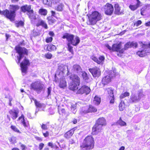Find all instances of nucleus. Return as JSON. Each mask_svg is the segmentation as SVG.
I'll return each instance as SVG.
<instances>
[{
	"label": "nucleus",
	"mask_w": 150,
	"mask_h": 150,
	"mask_svg": "<svg viewBox=\"0 0 150 150\" xmlns=\"http://www.w3.org/2000/svg\"><path fill=\"white\" fill-rule=\"evenodd\" d=\"M15 49L17 53L18 54V56H17L18 59V64L20 63V61L24 57L23 60L20 64L22 72L25 73L28 69V67L30 65L29 60L26 58L25 56L27 55L28 54V50L24 47H22L20 46H16Z\"/></svg>",
	"instance_id": "obj_1"
},
{
	"label": "nucleus",
	"mask_w": 150,
	"mask_h": 150,
	"mask_svg": "<svg viewBox=\"0 0 150 150\" xmlns=\"http://www.w3.org/2000/svg\"><path fill=\"white\" fill-rule=\"evenodd\" d=\"M87 16H88L89 24L91 25H94L96 23V22L100 20L101 18V14L98 12H88Z\"/></svg>",
	"instance_id": "obj_4"
},
{
	"label": "nucleus",
	"mask_w": 150,
	"mask_h": 150,
	"mask_svg": "<svg viewBox=\"0 0 150 150\" xmlns=\"http://www.w3.org/2000/svg\"><path fill=\"white\" fill-rule=\"evenodd\" d=\"M58 69L63 73L65 74L66 73V74L67 76L70 74L69 70L67 66L62 65H60Z\"/></svg>",
	"instance_id": "obj_19"
},
{
	"label": "nucleus",
	"mask_w": 150,
	"mask_h": 150,
	"mask_svg": "<svg viewBox=\"0 0 150 150\" xmlns=\"http://www.w3.org/2000/svg\"><path fill=\"white\" fill-rule=\"evenodd\" d=\"M108 95V99L110 100L111 103H113L114 102V97L113 93V90L111 88H108L107 89Z\"/></svg>",
	"instance_id": "obj_13"
},
{
	"label": "nucleus",
	"mask_w": 150,
	"mask_h": 150,
	"mask_svg": "<svg viewBox=\"0 0 150 150\" xmlns=\"http://www.w3.org/2000/svg\"><path fill=\"white\" fill-rule=\"evenodd\" d=\"M121 43L114 44L112 47V50L117 52L119 51L120 53H123L124 50V49L120 50L121 48Z\"/></svg>",
	"instance_id": "obj_15"
},
{
	"label": "nucleus",
	"mask_w": 150,
	"mask_h": 150,
	"mask_svg": "<svg viewBox=\"0 0 150 150\" xmlns=\"http://www.w3.org/2000/svg\"><path fill=\"white\" fill-rule=\"evenodd\" d=\"M31 7L30 6L25 5L21 7V9H30Z\"/></svg>",
	"instance_id": "obj_42"
},
{
	"label": "nucleus",
	"mask_w": 150,
	"mask_h": 150,
	"mask_svg": "<svg viewBox=\"0 0 150 150\" xmlns=\"http://www.w3.org/2000/svg\"><path fill=\"white\" fill-rule=\"evenodd\" d=\"M0 14L4 15L11 21H14L16 16L15 11H12L11 10H3L2 11L0 10Z\"/></svg>",
	"instance_id": "obj_10"
},
{
	"label": "nucleus",
	"mask_w": 150,
	"mask_h": 150,
	"mask_svg": "<svg viewBox=\"0 0 150 150\" xmlns=\"http://www.w3.org/2000/svg\"><path fill=\"white\" fill-rule=\"evenodd\" d=\"M106 124L105 119L103 117L98 118L96 121L95 125L92 129V133L93 134H96L101 132L102 126L105 125Z\"/></svg>",
	"instance_id": "obj_3"
},
{
	"label": "nucleus",
	"mask_w": 150,
	"mask_h": 150,
	"mask_svg": "<svg viewBox=\"0 0 150 150\" xmlns=\"http://www.w3.org/2000/svg\"><path fill=\"white\" fill-rule=\"evenodd\" d=\"M115 9H120L119 6L118 4H115L114 6Z\"/></svg>",
	"instance_id": "obj_58"
},
{
	"label": "nucleus",
	"mask_w": 150,
	"mask_h": 150,
	"mask_svg": "<svg viewBox=\"0 0 150 150\" xmlns=\"http://www.w3.org/2000/svg\"><path fill=\"white\" fill-rule=\"evenodd\" d=\"M117 124L121 126H126V122L122 120L121 117H120L119 120L117 122Z\"/></svg>",
	"instance_id": "obj_30"
},
{
	"label": "nucleus",
	"mask_w": 150,
	"mask_h": 150,
	"mask_svg": "<svg viewBox=\"0 0 150 150\" xmlns=\"http://www.w3.org/2000/svg\"><path fill=\"white\" fill-rule=\"evenodd\" d=\"M125 105L123 101H121L119 105V108L120 111H122L125 108Z\"/></svg>",
	"instance_id": "obj_33"
},
{
	"label": "nucleus",
	"mask_w": 150,
	"mask_h": 150,
	"mask_svg": "<svg viewBox=\"0 0 150 150\" xmlns=\"http://www.w3.org/2000/svg\"><path fill=\"white\" fill-rule=\"evenodd\" d=\"M12 100V98H10L9 99V105L10 106H11L12 105V104L11 103V101Z\"/></svg>",
	"instance_id": "obj_63"
},
{
	"label": "nucleus",
	"mask_w": 150,
	"mask_h": 150,
	"mask_svg": "<svg viewBox=\"0 0 150 150\" xmlns=\"http://www.w3.org/2000/svg\"><path fill=\"white\" fill-rule=\"evenodd\" d=\"M52 38L51 37L47 38L46 39V42L47 43L50 42L52 41Z\"/></svg>",
	"instance_id": "obj_53"
},
{
	"label": "nucleus",
	"mask_w": 150,
	"mask_h": 150,
	"mask_svg": "<svg viewBox=\"0 0 150 150\" xmlns=\"http://www.w3.org/2000/svg\"><path fill=\"white\" fill-rule=\"evenodd\" d=\"M41 125V128L42 129L45 130L47 129V126L46 125L42 124V125Z\"/></svg>",
	"instance_id": "obj_52"
},
{
	"label": "nucleus",
	"mask_w": 150,
	"mask_h": 150,
	"mask_svg": "<svg viewBox=\"0 0 150 150\" xmlns=\"http://www.w3.org/2000/svg\"><path fill=\"white\" fill-rule=\"evenodd\" d=\"M131 42V47L136 48L137 47V42Z\"/></svg>",
	"instance_id": "obj_45"
},
{
	"label": "nucleus",
	"mask_w": 150,
	"mask_h": 150,
	"mask_svg": "<svg viewBox=\"0 0 150 150\" xmlns=\"http://www.w3.org/2000/svg\"><path fill=\"white\" fill-rule=\"evenodd\" d=\"M24 22L22 21H20L17 23H16V26L17 27H18L20 26H23L24 25Z\"/></svg>",
	"instance_id": "obj_44"
},
{
	"label": "nucleus",
	"mask_w": 150,
	"mask_h": 150,
	"mask_svg": "<svg viewBox=\"0 0 150 150\" xmlns=\"http://www.w3.org/2000/svg\"><path fill=\"white\" fill-rule=\"evenodd\" d=\"M69 78L71 81L69 86V88L73 91L76 90L78 88L77 86L80 84V78L75 74L71 75Z\"/></svg>",
	"instance_id": "obj_5"
},
{
	"label": "nucleus",
	"mask_w": 150,
	"mask_h": 150,
	"mask_svg": "<svg viewBox=\"0 0 150 150\" xmlns=\"http://www.w3.org/2000/svg\"><path fill=\"white\" fill-rule=\"evenodd\" d=\"M56 49V47L55 46L52 44L48 45L47 48V50L50 51L55 50Z\"/></svg>",
	"instance_id": "obj_28"
},
{
	"label": "nucleus",
	"mask_w": 150,
	"mask_h": 150,
	"mask_svg": "<svg viewBox=\"0 0 150 150\" xmlns=\"http://www.w3.org/2000/svg\"><path fill=\"white\" fill-rule=\"evenodd\" d=\"M123 12V10H115V13L116 14H121Z\"/></svg>",
	"instance_id": "obj_47"
},
{
	"label": "nucleus",
	"mask_w": 150,
	"mask_h": 150,
	"mask_svg": "<svg viewBox=\"0 0 150 150\" xmlns=\"http://www.w3.org/2000/svg\"><path fill=\"white\" fill-rule=\"evenodd\" d=\"M82 73V76L83 79L85 80L86 82H88L89 81V78L87 74L85 72H83Z\"/></svg>",
	"instance_id": "obj_31"
},
{
	"label": "nucleus",
	"mask_w": 150,
	"mask_h": 150,
	"mask_svg": "<svg viewBox=\"0 0 150 150\" xmlns=\"http://www.w3.org/2000/svg\"><path fill=\"white\" fill-rule=\"evenodd\" d=\"M10 9H18L20 8L18 6L16 5H10Z\"/></svg>",
	"instance_id": "obj_39"
},
{
	"label": "nucleus",
	"mask_w": 150,
	"mask_h": 150,
	"mask_svg": "<svg viewBox=\"0 0 150 150\" xmlns=\"http://www.w3.org/2000/svg\"><path fill=\"white\" fill-rule=\"evenodd\" d=\"M73 69L77 73H79L81 71V69L80 66L77 64H75L73 66Z\"/></svg>",
	"instance_id": "obj_29"
},
{
	"label": "nucleus",
	"mask_w": 150,
	"mask_h": 150,
	"mask_svg": "<svg viewBox=\"0 0 150 150\" xmlns=\"http://www.w3.org/2000/svg\"><path fill=\"white\" fill-rule=\"evenodd\" d=\"M22 119L21 120V123L23 125V126L25 128L28 127V126L29 124L28 123L26 122L24 119V116L23 115H22L21 116L18 118V120H20L21 119Z\"/></svg>",
	"instance_id": "obj_22"
},
{
	"label": "nucleus",
	"mask_w": 150,
	"mask_h": 150,
	"mask_svg": "<svg viewBox=\"0 0 150 150\" xmlns=\"http://www.w3.org/2000/svg\"><path fill=\"white\" fill-rule=\"evenodd\" d=\"M34 102L36 106L39 108H45V105L43 103H41L37 101L36 100H34Z\"/></svg>",
	"instance_id": "obj_27"
},
{
	"label": "nucleus",
	"mask_w": 150,
	"mask_h": 150,
	"mask_svg": "<svg viewBox=\"0 0 150 150\" xmlns=\"http://www.w3.org/2000/svg\"><path fill=\"white\" fill-rule=\"evenodd\" d=\"M144 8L145 9H150V4H146L144 5Z\"/></svg>",
	"instance_id": "obj_54"
},
{
	"label": "nucleus",
	"mask_w": 150,
	"mask_h": 150,
	"mask_svg": "<svg viewBox=\"0 0 150 150\" xmlns=\"http://www.w3.org/2000/svg\"><path fill=\"white\" fill-rule=\"evenodd\" d=\"M131 42H128L125 45L124 50H127L128 48L131 47Z\"/></svg>",
	"instance_id": "obj_38"
},
{
	"label": "nucleus",
	"mask_w": 150,
	"mask_h": 150,
	"mask_svg": "<svg viewBox=\"0 0 150 150\" xmlns=\"http://www.w3.org/2000/svg\"><path fill=\"white\" fill-rule=\"evenodd\" d=\"M43 135L45 137H48L49 135V133L48 131H46L45 133L42 132Z\"/></svg>",
	"instance_id": "obj_56"
},
{
	"label": "nucleus",
	"mask_w": 150,
	"mask_h": 150,
	"mask_svg": "<svg viewBox=\"0 0 150 150\" xmlns=\"http://www.w3.org/2000/svg\"><path fill=\"white\" fill-rule=\"evenodd\" d=\"M113 10H105V14L107 15H111L113 13Z\"/></svg>",
	"instance_id": "obj_43"
},
{
	"label": "nucleus",
	"mask_w": 150,
	"mask_h": 150,
	"mask_svg": "<svg viewBox=\"0 0 150 150\" xmlns=\"http://www.w3.org/2000/svg\"><path fill=\"white\" fill-rule=\"evenodd\" d=\"M91 89L89 87L84 85L78 90L77 93L80 94L85 93L86 94H88L89 93Z\"/></svg>",
	"instance_id": "obj_14"
},
{
	"label": "nucleus",
	"mask_w": 150,
	"mask_h": 150,
	"mask_svg": "<svg viewBox=\"0 0 150 150\" xmlns=\"http://www.w3.org/2000/svg\"><path fill=\"white\" fill-rule=\"evenodd\" d=\"M12 130L17 132H20V131L15 126L12 125L11 127Z\"/></svg>",
	"instance_id": "obj_46"
},
{
	"label": "nucleus",
	"mask_w": 150,
	"mask_h": 150,
	"mask_svg": "<svg viewBox=\"0 0 150 150\" xmlns=\"http://www.w3.org/2000/svg\"><path fill=\"white\" fill-rule=\"evenodd\" d=\"M76 105H71V110L72 112L74 113H75L76 112Z\"/></svg>",
	"instance_id": "obj_40"
},
{
	"label": "nucleus",
	"mask_w": 150,
	"mask_h": 150,
	"mask_svg": "<svg viewBox=\"0 0 150 150\" xmlns=\"http://www.w3.org/2000/svg\"><path fill=\"white\" fill-rule=\"evenodd\" d=\"M9 113L11 115V117L13 120L16 119L18 117L19 111L18 109L11 110Z\"/></svg>",
	"instance_id": "obj_17"
},
{
	"label": "nucleus",
	"mask_w": 150,
	"mask_h": 150,
	"mask_svg": "<svg viewBox=\"0 0 150 150\" xmlns=\"http://www.w3.org/2000/svg\"><path fill=\"white\" fill-rule=\"evenodd\" d=\"M145 10H142L141 12V14L142 16H144L146 15V14L145 13Z\"/></svg>",
	"instance_id": "obj_62"
},
{
	"label": "nucleus",
	"mask_w": 150,
	"mask_h": 150,
	"mask_svg": "<svg viewBox=\"0 0 150 150\" xmlns=\"http://www.w3.org/2000/svg\"><path fill=\"white\" fill-rule=\"evenodd\" d=\"M91 58L92 60L99 64H102L103 61L105 59V57L103 56H100L99 58V59L94 55L91 56Z\"/></svg>",
	"instance_id": "obj_18"
},
{
	"label": "nucleus",
	"mask_w": 150,
	"mask_h": 150,
	"mask_svg": "<svg viewBox=\"0 0 150 150\" xmlns=\"http://www.w3.org/2000/svg\"><path fill=\"white\" fill-rule=\"evenodd\" d=\"M21 11L24 13L26 12L29 18L32 21H33V20H34L36 19V16L34 14L33 10H21Z\"/></svg>",
	"instance_id": "obj_16"
},
{
	"label": "nucleus",
	"mask_w": 150,
	"mask_h": 150,
	"mask_svg": "<svg viewBox=\"0 0 150 150\" xmlns=\"http://www.w3.org/2000/svg\"><path fill=\"white\" fill-rule=\"evenodd\" d=\"M136 0V4L134 5H130L129 7L131 9H136L141 5V2L139 0Z\"/></svg>",
	"instance_id": "obj_21"
},
{
	"label": "nucleus",
	"mask_w": 150,
	"mask_h": 150,
	"mask_svg": "<svg viewBox=\"0 0 150 150\" xmlns=\"http://www.w3.org/2000/svg\"><path fill=\"white\" fill-rule=\"evenodd\" d=\"M139 43L142 46L143 49L137 52V55L139 57H142L147 55V53L150 52V43L148 45H145L144 44L141 42Z\"/></svg>",
	"instance_id": "obj_8"
},
{
	"label": "nucleus",
	"mask_w": 150,
	"mask_h": 150,
	"mask_svg": "<svg viewBox=\"0 0 150 150\" xmlns=\"http://www.w3.org/2000/svg\"><path fill=\"white\" fill-rule=\"evenodd\" d=\"M105 9H113V6L111 4L107 3L105 6Z\"/></svg>",
	"instance_id": "obj_32"
},
{
	"label": "nucleus",
	"mask_w": 150,
	"mask_h": 150,
	"mask_svg": "<svg viewBox=\"0 0 150 150\" xmlns=\"http://www.w3.org/2000/svg\"><path fill=\"white\" fill-rule=\"evenodd\" d=\"M9 141L11 142V144H13L16 142V138L14 136H12L9 139Z\"/></svg>",
	"instance_id": "obj_37"
},
{
	"label": "nucleus",
	"mask_w": 150,
	"mask_h": 150,
	"mask_svg": "<svg viewBox=\"0 0 150 150\" xmlns=\"http://www.w3.org/2000/svg\"><path fill=\"white\" fill-rule=\"evenodd\" d=\"M49 23H53L55 22V20L52 17H50L48 18Z\"/></svg>",
	"instance_id": "obj_48"
},
{
	"label": "nucleus",
	"mask_w": 150,
	"mask_h": 150,
	"mask_svg": "<svg viewBox=\"0 0 150 150\" xmlns=\"http://www.w3.org/2000/svg\"><path fill=\"white\" fill-rule=\"evenodd\" d=\"M94 147V141L91 136H88L85 138L83 142L80 145V150H91Z\"/></svg>",
	"instance_id": "obj_2"
},
{
	"label": "nucleus",
	"mask_w": 150,
	"mask_h": 150,
	"mask_svg": "<svg viewBox=\"0 0 150 150\" xmlns=\"http://www.w3.org/2000/svg\"><path fill=\"white\" fill-rule=\"evenodd\" d=\"M144 96V95L143 93L142 90H140L138 91L137 95L135 94H132L131 95L129 100V102L131 103H136Z\"/></svg>",
	"instance_id": "obj_9"
},
{
	"label": "nucleus",
	"mask_w": 150,
	"mask_h": 150,
	"mask_svg": "<svg viewBox=\"0 0 150 150\" xmlns=\"http://www.w3.org/2000/svg\"><path fill=\"white\" fill-rule=\"evenodd\" d=\"M60 112H61L63 114H65V113H66V111H65V110L64 108L62 109L61 110Z\"/></svg>",
	"instance_id": "obj_64"
},
{
	"label": "nucleus",
	"mask_w": 150,
	"mask_h": 150,
	"mask_svg": "<svg viewBox=\"0 0 150 150\" xmlns=\"http://www.w3.org/2000/svg\"><path fill=\"white\" fill-rule=\"evenodd\" d=\"M31 88L38 93H40L45 88L42 82L39 80L33 83L31 85Z\"/></svg>",
	"instance_id": "obj_7"
},
{
	"label": "nucleus",
	"mask_w": 150,
	"mask_h": 150,
	"mask_svg": "<svg viewBox=\"0 0 150 150\" xmlns=\"http://www.w3.org/2000/svg\"><path fill=\"white\" fill-rule=\"evenodd\" d=\"M21 144V146L23 150H25V146L23 144H21V143H20Z\"/></svg>",
	"instance_id": "obj_60"
},
{
	"label": "nucleus",
	"mask_w": 150,
	"mask_h": 150,
	"mask_svg": "<svg viewBox=\"0 0 150 150\" xmlns=\"http://www.w3.org/2000/svg\"><path fill=\"white\" fill-rule=\"evenodd\" d=\"M43 2L44 4L51 6H52V2L50 0H43Z\"/></svg>",
	"instance_id": "obj_34"
},
{
	"label": "nucleus",
	"mask_w": 150,
	"mask_h": 150,
	"mask_svg": "<svg viewBox=\"0 0 150 150\" xmlns=\"http://www.w3.org/2000/svg\"><path fill=\"white\" fill-rule=\"evenodd\" d=\"M106 47L107 48L110 50H112V47L110 46L108 44H107L105 45Z\"/></svg>",
	"instance_id": "obj_61"
},
{
	"label": "nucleus",
	"mask_w": 150,
	"mask_h": 150,
	"mask_svg": "<svg viewBox=\"0 0 150 150\" xmlns=\"http://www.w3.org/2000/svg\"><path fill=\"white\" fill-rule=\"evenodd\" d=\"M84 108H82V112L84 113H87L88 112H95L97 111V109L92 105H90L88 110H85Z\"/></svg>",
	"instance_id": "obj_20"
},
{
	"label": "nucleus",
	"mask_w": 150,
	"mask_h": 150,
	"mask_svg": "<svg viewBox=\"0 0 150 150\" xmlns=\"http://www.w3.org/2000/svg\"><path fill=\"white\" fill-rule=\"evenodd\" d=\"M67 85V83L64 78L61 79H60L59 86L60 88H64Z\"/></svg>",
	"instance_id": "obj_25"
},
{
	"label": "nucleus",
	"mask_w": 150,
	"mask_h": 150,
	"mask_svg": "<svg viewBox=\"0 0 150 150\" xmlns=\"http://www.w3.org/2000/svg\"><path fill=\"white\" fill-rule=\"evenodd\" d=\"M71 44L68 43L67 45L68 46V50L71 53L73 54V47L71 45Z\"/></svg>",
	"instance_id": "obj_35"
},
{
	"label": "nucleus",
	"mask_w": 150,
	"mask_h": 150,
	"mask_svg": "<svg viewBox=\"0 0 150 150\" xmlns=\"http://www.w3.org/2000/svg\"><path fill=\"white\" fill-rule=\"evenodd\" d=\"M100 98L96 96L94 97V100L93 101V102L95 105H98L100 104Z\"/></svg>",
	"instance_id": "obj_26"
},
{
	"label": "nucleus",
	"mask_w": 150,
	"mask_h": 150,
	"mask_svg": "<svg viewBox=\"0 0 150 150\" xmlns=\"http://www.w3.org/2000/svg\"><path fill=\"white\" fill-rule=\"evenodd\" d=\"M89 71L94 77H98L100 75L101 71L100 69L96 67L90 68Z\"/></svg>",
	"instance_id": "obj_12"
},
{
	"label": "nucleus",
	"mask_w": 150,
	"mask_h": 150,
	"mask_svg": "<svg viewBox=\"0 0 150 150\" xmlns=\"http://www.w3.org/2000/svg\"><path fill=\"white\" fill-rule=\"evenodd\" d=\"M74 131L73 129L68 131L64 134V137L67 139L70 138L74 134Z\"/></svg>",
	"instance_id": "obj_24"
},
{
	"label": "nucleus",
	"mask_w": 150,
	"mask_h": 150,
	"mask_svg": "<svg viewBox=\"0 0 150 150\" xmlns=\"http://www.w3.org/2000/svg\"><path fill=\"white\" fill-rule=\"evenodd\" d=\"M52 90V88L51 87H49L47 88V97L51 95V92Z\"/></svg>",
	"instance_id": "obj_49"
},
{
	"label": "nucleus",
	"mask_w": 150,
	"mask_h": 150,
	"mask_svg": "<svg viewBox=\"0 0 150 150\" xmlns=\"http://www.w3.org/2000/svg\"><path fill=\"white\" fill-rule=\"evenodd\" d=\"M129 93L127 92H125L124 93L121 94L120 96L121 99L124 98L127 96H129Z\"/></svg>",
	"instance_id": "obj_36"
},
{
	"label": "nucleus",
	"mask_w": 150,
	"mask_h": 150,
	"mask_svg": "<svg viewBox=\"0 0 150 150\" xmlns=\"http://www.w3.org/2000/svg\"><path fill=\"white\" fill-rule=\"evenodd\" d=\"M44 146V144L42 143H40L39 146V149L40 150H42V149L43 147Z\"/></svg>",
	"instance_id": "obj_57"
},
{
	"label": "nucleus",
	"mask_w": 150,
	"mask_h": 150,
	"mask_svg": "<svg viewBox=\"0 0 150 150\" xmlns=\"http://www.w3.org/2000/svg\"><path fill=\"white\" fill-rule=\"evenodd\" d=\"M115 76V73L113 71L108 72V75L105 76L102 78L101 83L104 85H107L111 81V79Z\"/></svg>",
	"instance_id": "obj_11"
},
{
	"label": "nucleus",
	"mask_w": 150,
	"mask_h": 150,
	"mask_svg": "<svg viewBox=\"0 0 150 150\" xmlns=\"http://www.w3.org/2000/svg\"><path fill=\"white\" fill-rule=\"evenodd\" d=\"M41 25L46 29L47 28V26L46 23L43 20H40L38 21V22L36 24L37 26H39Z\"/></svg>",
	"instance_id": "obj_23"
},
{
	"label": "nucleus",
	"mask_w": 150,
	"mask_h": 150,
	"mask_svg": "<svg viewBox=\"0 0 150 150\" xmlns=\"http://www.w3.org/2000/svg\"><path fill=\"white\" fill-rule=\"evenodd\" d=\"M62 38H66L68 42L74 46H76L80 42V40L79 38L76 36L74 38V36L73 35L67 34L63 36Z\"/></svg>",
	"instance_id": "obj_6"
},
{
	"label": "nucleus",
	"mask_w": 150,
	"mask_h": 150,
	"mask_svg": "<svg viewBox=\"0 0 150 150\" xmlns=\"http://www.w3.org/2000/svg\"><path fill=\"white\" fill-rule=\"evenodd\" d=\"M45 57L48 59H50L52 57V55L50 53H47L45 54Z\"/></svg>",
	"instance_id": "obj_50"
},
{
	"label": "nucleus",
	"mask_w": 150,
	"mask_h": 150,
	"mask_svg": "<svg viewBox=\"0 0 150 150\" xmlns=\"http://www.w3.org/2000/svg\"><path fill=\"white\" fill-rule=\"evenodd\" d=\"M39 13L41 15H46L47 13V10H39Z\"/></svg>",
	"instance_id": "obj_41"
},
{
	"label": "nucleus",
	"mask_w": 150,
	"mask_h": 150,
	"mask_svg": "<svg viewBox=\"0 0 150 150\" xmlns=\"http://www.w3.org/2000/svg\"><path fill=\"white\" fill-rule=\"evenodd\" d=\"M63 4H60L57 6V9H62L63 8Z\"/></svg>",
	"instance_id": "obj_55"
},
{
	"label": "nucleus",
	"mask_w": 150,
	"mask_h": 150,
	"mask_svg": "<svg viewBox=\"0 0 150 150\" xmlns=\"http://www.w3.org/2000/svg\"><path fill=\"white\" fill-rule=\"evenodd\" d=\"M142 23V21L140 20H138L136 23H134L133 26H135L136 25L137 27H138L139 25Z\"/></svg>",
	"instance_id": "obj_51"
},
{
	"label": "nucleus",
	"mask_w": 150,
	"mask_h": 150,
	"mask_svg": "<svg viewBox=\"0 0 150 150\" xmlns=\"http://www.w3.org/2000/svg\"><path fill=\"white\" fill-rule=\"evenodd\" d=\"M60 0H52V2L54 4H56L60 1Z\"/></svg>",
	"instance_id": "obj_59"
}]
</instances>
